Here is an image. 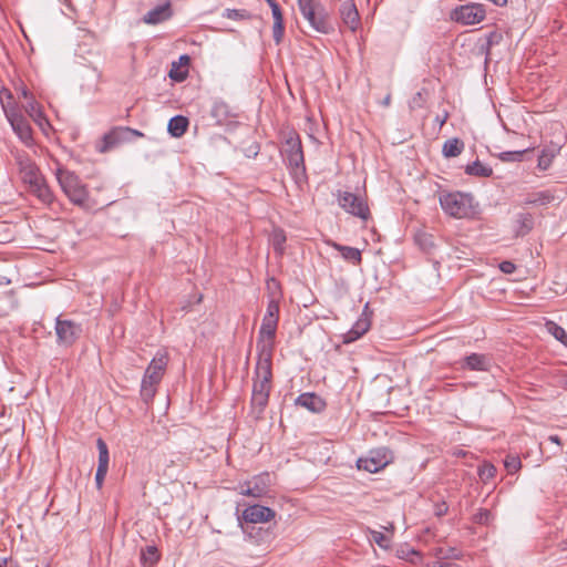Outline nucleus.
Wrapping results in <instances>:
<instances>
[{"mask_svg": "<svg viewBox=\"0 0 567 567\" xmlns=\"http://www.w3.org/2000/svg\"><path fill=\"white\" fill-rule=\"evenodd\" d=\"M167 363L168 354L166 351H157L150 362L141 383V398L144 402L148 403L153 400L156 386L164 375Z\"/></svg>", "mask_w": 567, "mask_h": 567, "instance_id": "3", "label": "nucleus"}, {"mask_svg": "<svg viewBox=\"0 0 567 567\" xmlns=\"http://www.w3.org/2000/svg\"><path fill=\"white\" fill-rule=\"evenodd\" d=\"M21 95L22 97L28 101L30 100V96H33L31 92H29V90L27 87H22L21 89Z\"/></svg>", "mask_w": 567, "mask_h": 567, "instance_id": "52", "label": "nucleus"}, {"mask_svg": "<svg viewBox=\"0 0 567 567\" xmlns=\"http://www.w3.org/2000/svg\"><path fill=\"white\" fill-rule=\"evenodd\" d=\"M107 474V470L97 467L95 473V484L96 487L100 489L103 486V482L105 480V476Z\"/></svg>", "mask_w": 567, "mask_h": 567, "instance_id": "48", "label": "nucleus"}, {"mask_svg": "<svg viewBox=\"0 0 567 567\" xmlns=\"http://www.w3.org/2000/svg\"><path fill=\"white\" fill-rule=\"evenodd\" d=\"M269 7L271 8V13L274 18V27H272V38L277 44H279L282 40L285 25H284V17L280 9L279 3L276 0H266Z\"/></svg>", "mask_w": 567, "mask_h": 567, "instance_id": "21", "label": "nucleus"}, {"mask_svg": "<svg viewBox=\"0 0 567 567\" xmlns=\"http://www.w3.org/2000/svg\"><path fill=\"white\" fill-rule=\"evenodd\" d=\"M282 153L291 169L296 173H305L306 167L301 140L295 131L289 132L286 136Z\"/></svg>", "mask_w": 567, "mask_h": 567, "instance_id": "8", "label": "nucleus"}, {"mask_svg": "<svg viewBox=\"0 0 567 567\" xmlns=\"http://www.w3.org/2000/svg\"><path fill=\"white\" fill-rule=\"evenodd\" d=\"M332 247L339 251L342 258L353 265H360L362 261L361 251L358 248L343 246L341 244L333 243Z\"/></svg>", "mask_w": 567, "mask_h": 567, "instance_id": "29", "label": "nucleus"}, {"mask_svg": "<svg viewBox=\"0 0 567 567\" xmlns=\"http://www.w3.org/2000/svg\"><path fill=\"white\" fill-rule=\"evenodd\" d=\"M338 203L347 213L367 220L370 217V209L367 202L359 195L350 192H339Z\"/></svg>", "mask_w": 567, "mask_h": 567, "instance_id": "13", "label": "nucleus"}, {"mask_svg": "<svg viewBox=\"0 0 567 567\" xmlns=\"http://www.w3.org/2000/svg\"><path fill=\"white\" fill-rule=\"evenodd\" d=\"M477 474L483 483H487L495 477L496 467L489 462H484L482 465L478 466Z\"/></svg>", "mask_w": 567, "mask_h": 567, "instance_id": "38", "label": "nucleus"}, {"mask_svg": "<svg viewBox=\"0 0 567 567\" xmlns=\"http://www.w3.org/2000/svg\"><path fill=\"white\" fill-rule=\"evenodd\" d=\"M278 320L279 303L276 300H270L262 318L257 342H261V346L271 344L272 349L275 348L274 339L276 337Z\"/></svg>", "mask_w": 567, "mask_h": 567, "instance_id": "9", "label": "nucleus"}, {"mask_svg": "<svg viewBox=\"0 0 567 567\" xmlns=\"http://www.w3.org/2000/svg\"><path fill=\"white\" fill-rule=\"evenodd\" d=\"M173 10L171 2L165 0L161 4L151 9L147 13L143 16V22L151 25L159 24L164 21H167L172 18Z\"/></svg>", "mask_w": 567, "mask_h": 567, "instance_id": "19", "label": "nucleus"}, {"mask_svg": "<svg viewBox=\"0 0 567 567\" xmlns=\"http://www.w3.org/2000/svg\"><path fill=\"white\" fill-rule=\"evenodd\" d=\"M442 209L454 218H466L473 214V196L461 192L445 193L440 196Z\"/></svg>", "mask_w": 567, "mask_h": 567, "instance_id": "5", "label": "nucleus"}, {"mask_svg": "<svg viewBox=\"0 0 567 567\" xmlns=\"http://www.w3.org/2000/svg\"><path fill=\"white\" fill-rule=\"evenodd\" d=\"M10 284L11 280L8 277L0 275V287L8 286Z\"/></svg>", "mask_w": 567, "mask_h": 567, "instance_id": "53", "label": "nucleus"}, {"mask_svg": "<svg viewBox=\"0 0 567 567\" xmlns=\"http://www.w3.org/2000/svg\"><path fill=\"white\" fill-rule=\"evenodd\" d=\"M426 567H460V566L455 563L445 561V563H441V564H436V563L427 564Z\"/></svg>", "mask_w": 567, "mask_h": 567, "instance_id": "51", "label": "nucleus"}, {"mask_svg": "<svg viewBox=\"0 0 567 567\" xmlns=\"http://www.w3.org/2000/svg\"><path fill=\"white\" fill-rule=\"evenodd\" d=\"M499 269L504 274H513L516 269V266L512 261H503L499 264Z\"/></svg>", "mask_w": 567, "mask_h": 567, "instance_id": "50", "label": "nucleus"}, {"mask_svg": "<svg viewBox=\"0 0 567 567\" xmlns=\"http://www.w3.org/2000/svg\"><path fill=\"white\" fill-rule=\"evenodd\" d=\"M3 113L19 140L27 146L32 145V128L28 120L19 110V106L17 104L3 103Z\"/></svg>", "mask_w": 567, "mask_h": 567, "instance_id": "7", "label": "nucleus"}, {"mask_svg": "<svg viewBox=\"0 0 567 567\" xmlns=\"http://www.w3.org/2000/svg\"><path fill=\"white\" fill-rule=\"evenodd\" d=\"M504 466H505V468H506L508 474H514L522 466L520 458L518 456H516V455H507L505 461H504Z\"/></svg>", "mask_w": 567, "mask_h": 567, "instance_id": "41", "label": "nucleus"}, {"mask_svg": "<svg viewBox=\"0 0 567 567\" xmlns=\"http://www.w3.org/2000/svg\"><path fill=\"white\" fill-rule=\"evenodd\" d=\"M298 7L302 17L320 33L330 34L334 31L326 8L316 0H298Z\"/></svg>", "mask_w": 567, "mask_h": 567, "instance_id": "4", "label": "nucleus"}, {"mask_svg": "<svg viewBox=\"0 0 567 567\" xmlns=\"http://www.w3.org/2000/svg\"><path fill=\"white\" fill-rule=\"evenodd\" d=\"M561 145L559 143H550L546 145L540 155L538 156L537 167L540 171H546L551 165L553 159L559 154Z\"/></svg>", "mask_w": 567, "mask_h": 567, "instance_id": "26", "label": "nucleus"}, {"mask_svg": "<svg viewBox=\"0 0 567 567\" xmlns=\"http://www.w3.org/2000/svg\"><path fill=\"white\" fill-rule=\"evenodd\" d=\"M276 512L268 507L259 504L248 506L243 512V518L247 523H267L274 519Z\"/></svg>", "mask_w": 567, "mask_h": 567, "instance_id": "17", "label": "nucleus"}, {"mask_svg": "<svg viewBox=\"0 0 567 567\" xmlns=\"http://www.w3.org/2000/svg\"><path fill=\"white\" fill-rule=\"evenodd\" d=\"M271 486V476L268 472L255 475L250 480L240 483L238 493L244 496L261 498L269 494Z\"/></svg>", "mask_w": 567, "mask_h": 567, "instance_id": "12", "label": "nucleus"}, {"mask_svg": "<svg viewBox=\"0 0 567 567\" xmlns=\"http://www.w3.org/2000/svg\"><path fill=\"white\" fill-rule=\"evenodd\" d=\"M465 173L472 176L489 177L493 174V169L477 159L465 167Z\"/></svg>", "mask_w": 567, "mask_h": 567, "instance_id": "31", "label": "nucleus"}, {"mask_svg": "<svg viewBox=\"0 0 567 567\" xmlns=\"http://www.w3.org/2000/svg\"><path fill=\"white\" fill-rule=\"evenodd\" d=\"M96 446L99 450L97 467L109 470L110 455H109V449H107L106 443L100 437L96 441Z\"/></svg>", "mask_w": 567, "mask_h": 567, "instance_id": "37", "label": "nucleus"}, {"mask_svg": "<svg viewBox=\"0 0 567 567\" xmlns=\"http://www.w3.org/2000/svg\"><path fill=\"white\" fill-rule=\"evenodd\" d=\"M271 383L254 379L251 406L258 413H262L269 401Z\"/></svg>", "mask_w": 567, "mask_h": 567, "instance_id": "16", "label": "nucleus"}, {"mask_svg": "<svg viewBox=\"0 0 567 567\" xmlns=\"http://www.w3.org/2000/svg\"><path fill=\"white\" fill-rule=\"evenodd\" d=\"M296 404L300 405L310 412H321L326 408V402L316 393H302L296 399Z\"/></svg>", "mask_w": 567, "mask_h": 567, "instance_id": "23", "label": "nucleus"}, {"mask_svg": "<svg viewBox=\"0 0 567 567\" xmlns=\"http://www.w3.org/2000/svg\"><path fill=\"white\" fill-rule=\"evenodd\" d=\"M285 243H286L285 231L281 229L275 230L272 234V246H274L275 251L278 255L284 254Z\"/></svg>", "mask_w": 567, "mask_h": 567, "instance_id": "39", "label": "nucleus"}, {"mask_svg": "<svg viewBox=\"0 0 567 567\" xmlns=\"http://www.w3.org/2000/svg\"><path fill=\"white\" fill-rule=\"evenodd\" d=\"M515 234L517 237L527 235L534 227V218L529 213H519L516 215Z\"/></svg>", "mask_w": 567, "mask_h": 567, "instance_id": "28", "label": "nucleus"}, {"mask_svg": "<svg viewBox=\"0 0 567 567\" xmlns=\"http://www.w3.org/2000/svg\"><path fill=\"white\" fill-rule=\"evenodd\" d=\"M223 17L231 20H248L251 16L247 10L226 9Z\"/></svg>", "mask_w": 567, "mask_h": 567, "instance_id": "40", "label": "nucleus"}, {"mask_svg": "<svg viewBox=\"0 0 567 567\" xmlns=\"http://www.w3.org/2000/svg\"><path fill=\"white\" fill-rule=\"evenodd\" d=\"M437 556L443 559H446V558L461 559L462 553L453 547H450L449 549H446V551H444V549L441 548L437 553Z\"/></svg>", "mask_w": 567, "mask_h": 567, "instance_id": "46", "label": "nucleus"}, {"mask_svg": "<svg viewBox=\"0 0 567 567\" xmlns=\"http://www.w3.org/2000/svg\"><path fill=\"white\" fill-rule=\"evenodd\" d=\"M409 554L414 556V557H416V558H420V553L414 550V549L409 550Z\"/></svg>", "mask_w": 567, "mask_h": 567, "instance_id": "57", "label": "nucleus"}, {"mask_svg": "<svg viewBox=\"0 0 567 567\" xmlns=\"http://www.w3.org/2000/svg\"><path fill=\"white\" fill-rule=\"evenodd\" d=\"M548 440L557 445H561V441L558 435H550Z\"/></svg>", "mask_w": 567, "mask_h": 567, "instance_id": "55", "label": "nucleus"}, {"mask_svg": "<svg viewBox=\"0 0 567 567\" xmlns=\"http://www.w3.org/2000/svg\"><path fill=\"white\" fill-rule=\"evenodd\" d=\"M339 14L342 23L352 32L357 31L360 25V14L354 0H344L339 8Z\"/></svg>", "mask_w": 567, "mask_h": 567, "instance_id": "18", "label": "nucleus"}, {"mask_svg": "<svg viewBox=\"0 0 567 567\" xmlns=\"http://www.w3.org/2000/svg\"><path fill=\"white\" fill-rule=\"evenodd\" d=\"M0 103H1L2 109H3V103L4 104H7V103L16 104L13 101V95L10 90L3 87L0 91Z\"/></svg>", "mask_w": 567, "mask_h": 567, "instance_id": "47", "label": "nucleus"}, {"mask_svg": "<svg viewBox=\"0 0 567 567\" xmlns=\"http://www.w3.org/2000/svg\"><path fill=\"white\" fill-rule=\"evenodd\" d=\"M449 511V505L445 502L435 504L434 514L437 517L444 516Z\"/></svg>", "mask_w": 567, "mask_h": 567, "instance_id": "49", "label": "nucleus"}, {"mask_svg": "<svg viewBox=\"0 0 567 567\" xmlns=\"http://www.w3.org/2000/svg\"><path fill=\"white\" fill-rule=\"evenodd\" d=\"M56 343L61 347H72L81 337L83 329L81 323L59 316L55 319Z\"/></svg>", "mask_w": 567, "mask_h": 567, "instance_id": "11", "label": "nucleus"}, {"mask_svg": "<svg viewBox=\"0 0 567 567\" xmlns=\"http://www.w3.org/2000/svg\"><path fill=\"white\" fill-rule=\"evenodd\" d=\"M159 559L158 550L155 546H147L142 550L141 561L144 567H153Z\"/></svg>", "mask_w": 567, "mask_h": 567, "instance_id": "33", "label": "nucleus"}, {"mask_svg": "<svg viewBox=\"0 0 567 567\" xmlns=\"http://www.w3.org/2000/svg\"><path fill=\"white\" fill-rule=\"evenodd\" d=\"M390 102H391V96H390V95L385 96V99H384V101H383V104H384V105H389V104H390Z\"/></svg>", "mask_w": 567, "mask_h": 567, "instance_id": "58", "label": "nucleus"}, {"mask_svg": "<svg viewBox=\"0 0 567 567\" xmlns=\"http://www.w3.org/2000/svg\"><path fill=\"white\" fill-rule=\"evenodd\" d=\"M414 239L417 246L425 252H431L435 247L433 235L425 231H417Z\"/></svg>", "mask_w": 567, "mask_h": 567, "instance_id": "32", "label": "nucleus"}, {"mask_svg": "<svg viewBox=\"0 0 567 567\" xmlns=\"http://www.w3.org/2000/svg\"><path fill=\"white\" fill-rule=\"evenodd\" d=\"M492 518L493 516L489 509L480 508L478 512L474 515L473 520L476 524L488 525Z\"/></svg>", "mask_w": 567, "mask_h": 567, "instance_id": "42", "label": "nucleus"}, {"mask_svg": "<svg viewBox=\"0 0 567 567\" xmlns=\"http://www.w3.org/2000/svg\"><path fill=\"white\" fill-rule=\"evenodd\" d=\"M23 109L27 114L40 126V128L44 130V127L49 125V122L45 118L40 104L33 96H30V100L25 102Z\"/></svg>", "mask_w": 567, "mask_h": 567, "instance_id": "25", "label": "nucleus"}, {"mask_svg": "<svg viewBox=\"0 0 567 567\" xmlns=\"http://www.w3.org/2000/svg\"><path fill=\"white\" fill-rule=\"evenodd\" d=\"M546 329L547 331L559 342H561L565 347H567V332L563 327L557 324L554 321H547L546 322Z\"/></svg>", "mask_w": 567, "mask_h": 567, "instance_id": "36", "label": "nucleus"}, {"mask_svg": "<svg viewBox=\"0 0 567 567\" xmlns=\"http://www.w3.org/2000/svg\"><path fill=\"white\" fill-rule=\"evenodd\" d=\"M486 18L485 7L481 3L457 6L450 12V19L462 25H473Z\"/></svg>", "mask_w": 567, "mask_h": 567, "instance_id": "10", "label": "nucleus"}, {"mask_svg": "<svg viewBox=\"0 0 567 567\" xmlns=\"http://www.w3.org/2000/svg\"><path fill=\"white\" fill-rule=\"evenodd\" d=\"M7 565V559L0 560V567H4Z\"/></svg>", "mask_w": 567, "mask_h": 567, "instance_id": "59", "label": "nucleus"}, {"mask_svg": "<svg viewBox=\"0 0 567 567\" xmlns=\"http://www.w3.org/2000/svg\"><path fill=\"white\" fill-rule=\"evenodd\" d=\"M210 115L215 118L216 124L223 125L227 123L234 115L231 107L221 100L214 101Z\"/></svg>", "mask_w": 567, "mask_h": 567, "instance_id": "24", "label": "nucleus"}, {"mask_svg": "<svg viewBox=\"0 0 567 567\" xmlns=\"http://www.w3.org/2000/svg\"><path fill=\"white\" fill-rule=\"evenodd\" d=\"M179 63L181 64H188L189 63V56L184 54L179 56Z\"/></svg>", "mask_w": 567, "mask_h": 567, "instance_id": "56", "label": "nucleus"}, {"mask_svg": "<svg viewBox=\"0 0 567 567\" xmlns=\"http://www.w3.org/2000/svg\"><path fill=\"white\" fill-rule=\"evenodd\" d=\"M187 70H181L175 62H173V68L171 69L168 76L176 82H182L187 78Z\"/></svg>", "mask_w": 567, "mask_h": 567, "instance_id": "44", "label": "nucleus"}, {"mask_svg": "<svg viewBox=\"0 0 567 567\" xmlns=\"http://www.w3.org/2000/svg\"><path fill=\"white\" fill-rule=\"evenodd\" d=\"M491 362L487 355L481 353H471L461 362V368L471 371H487Z\"/></svg>", "mask_w": 567, "mask_h": 567, "instance_id": "22", "label": "nucleus"}, {"mask_svg": "<svg viewBox=\"0 0 567 567\" xmlns=\"http://www.w3.org/2000/svg\"><path fill=\"white\" fill-rule=\"evenodd\" d=\"M55 176L62 192L73 205L86 210L93 207L87 186L74 172L58 167Z\"/></svg>", "mask_w": 567, "mask_h": 567, "instance_id": "2", "label": "nucleus"}, {"mask_svg": "<svg viewBox=\"0 0 567 567\" xmlns=\"http://www.w3.org/2000/svg\"><path fill=\"white\" fill-rule=\"evenodd\" d=\"M368 303L361 317L354 322L352 328L343 334V343L349 344L360 339L370 329L371 322L367 315Z\"/></svg>", "mask_w": 567, "mask_h": 567, "instance_id": "20", "label": "nucleus"}, {"mask_svg": "<svg viewBox=\"0 0 567 567\" xmlns=\"http://www.w3.org/2000/svg\"><path fill=\"white\" fill-rule=\"evenodd\" d=\"M257 363L255 368V380L266 381L271 383L272 379V346H261V342H257Z\"/></svg>", "mask_w": 567, "mask_h": 567, "instance_id": "14", "label": "nucleus"}, {"mask_svg": "<svg viewBox=\"0 0 567 567\" xmlns=\"http://www.w3.org/2000/svg\"><path fill=\"white\" fill-rule=\"evenodd\" d=\"M391 462V452L386 447L377 449L370 452L369 456L360 457L357 461L359 470L369 473H377Z\"/></svg>", "mask_w": 567, "mask_h": 567, "instance_id": "15", "label": "nucleus"}, {"mask_svg": "<svg viewBox=\"0 0 567 567\" xmlns=\"http://www.w3.org/2000/svg\"><path fill=\"white\" fill-rule=\"evenodd\" d=\"M16 161L21 179L29 186V192L35 195L43 204L51 205L54 202L53 192L37 164L25 153L17 154Z\"/></svg>", "mask_w": 567, "mask_h": 567, "instance_id": "1", "label": "nucleus"}, {"mask_svg": "<svg viewBox=\"0 0 567 567\" xmlns=\"http://www.w3.org/2000/svg\"><path fill=\"white\" fill-rule=\"evenodd\" d=\"M464 150V143L460 138H450L443 144L442 153L445 157H456Z\"/></svg>", "mask_w": 567, "mask_h": 567, "instance_id": "30", "label": "nucleus"}, {"mask_svg": "<svg viewBox=\"0 0 567 567\" xmlns=\"http://www.w3.org/2000/svg\"><path fill=\"white\" fill-rule=\"evenodd\" d=\"M554 200V195L549 190H542L534 194L528 195L525 203L526 204H539L547 205Z\"/></svg>", "mask_w": 567, "mask_h": 567, "instance_id": "35", "label": "nucleus"}, {"mask_svg": "<svg viewBox=\"0 0 567 567\" xmlns=\"http://www.w3.org/2000/svg\"><path fill=\"white\" fill-rule=\"evenodd\" d=\"M371 538L381 548L386 549L390 546V539L381 532L372 530Z\"/></svg>", "mask_w": 567, "mask_h": 567, "instance_id": "43", "label": "nucleus"}, {"mask_svg": "<svg viewBox=\"0 0 567 567\" xmlns=\"http://www.w3.org/2000/svg\"><path fill=\"white\" fill-rule=\"evenodd\" d=\"M526 151H516V152H503L499 155V158L503 162H518L522 161L523 155Z\"/></svg>", "mask_w": 567, "mask_h": 567, "instance_id": "45", "label": "nucleus"}, {"mask_svg": "<svg viewBox=\"0 0 567 567\" xmlns=\"http://www.w3.org/2000/svg\"><path fill=\"white\" fill-rule=\"evenodd\" d=\"M502 40L503 34L497 31H492L486 35V43L481 48V51L486 55L485 62L488 61L492 47L499 44Z\"/></svg>", "mask_w": 567, "mask_h": 567, "instance_id": "34", "label": "nucleus"}, {"mask_svg": "<svg viewBox=\"0 0 567 567\" xmlns=\"http://www.w3.org/2000/svg\"><path fill=\"white\" fill-rule=\"evenodd\" d=\"M446 120H447V113H445V115L443 117L436 116V118H435V121L439 123L440 127L445 124Z\"/></svg>", "mask_w": 567, "mask_h": 567, "instance_id": "54", "label": "nucleus"}, {"mask_svg": "<svg viewBox=\"0 0 567 567\" xmlns=\"http://www.w3.org/2000/svg\"><path fill=\"white\" fill-rule=\"evenodd\" d=\"M188 125L186 116L175 115L168 121L167 131L173 137H181L186 133Z\"/></svg>", "mask_w": 567, "mask_h": 567, "instance_id": "27", "label": "nucleus"}, {"mask_svg": "<svg viewBox=\"0 0 567 567\" xmlns=\"http://www.w3.org/2000/svg\"><path fill=\"white\" fill-rule=\"evenodd\" d=\"M143 136L144 134L135 128L127 126L113 127L103 135L102 140L96 145V150L100 153H106L122 144L133 142Z\"/></svg>", "mask_w": 567, "mask_h": 567, "instance_id": "6", "label": "nucleus"}]
</instances>
